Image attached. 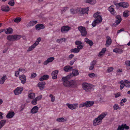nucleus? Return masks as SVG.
<instances>
[{
  "mask_svg": "<svg viewBox=\"0 0 130 130\" xmlns=\"http://www.w3.org/2000/svg\"><path fill=\"white\" fill-rule=\"evenodd\" d=\"M107 112H103L99 115L93 121V125L96 126L100 124L102 122L103 119L107 115Z\"/></svg>",
  "mask_w": 130,
  "mask_h": 130,
  "instance_id": "1",
  "label": "nucleus"
},
{
  "mask_svg": "<svg viewBox=\"0 0 130 130\" xmlns=\"http://www.w3.org/2000/svg\"><path fill=\"white\" fill-rule=\"evenodd\" d=\"M72 77V74H70L62 78V80L63 82V84L65 87H70V81H68V80Z\"/></svg>",
  "mask_w": 130,
  "mask_h": 130,
  "instance_id": "2",
  "label": "nucleus"
},
{
  "mask_svg": "<svg viewBox=\"0 0 130 130\" xmlns=\"http://www.w3.org/2000/svg\"><path fill=\"white\" fill-rule=\"evenodd\" d=\"M82 87L83 90L86 92H90L92 89V85L90 84L84 83L82 84Z\"/></svg>",
  "mask_w": 130,
  "mask_h": 130,
  "instance_id": "3",
  "label": "nucleus"
},
{
  "mask_svg": "<svg viewBox=\"0 0 130 130\" xmlns=\"http://www.w3.org/2000/svg\"><path fill=\"white\" fill-rule=\"evenodd\" d=\"M89 10L88 7H87L85 8L80 7L77 8V13L80 14H88V12Z\"/></svg>",
  "mask_w": 130,
  "mask_h": 130,
  "instance_id": "4",
  "label": "nucleus"
},
{
  "mask_svg": "<svg viewBox=\"0 0 130 130\" xmlns=\"http://www.w3.org/2000/svg\"><path fill=\"white\" fill-rule=\"evenodd\" d=\"M78 30L81 33V35L82 36H85L87 34V32L85 28L82 26L79 27L78 28Z\"/></svg>",
  "mask_w": 130,
  "mask_h": 130,
  "instance_id": "5",
  "label": "nucleus"
},
{
  "mask_svg": "<svg viewBox=\"0 0 130 130\" xmlns=\"http://www.w3.org/2000/svg\"><path fill=\"white\" fill-rule=\"evenodd\" d=\"M114 9V6L111 5L108 8V10L112 15L115 16L117 14V13Z\"/></svg>",
  "mask_w": 130,
  "mask_h": 130,
  "instance_id": "6",
  "label": "nucleus"
},
{
  "mask_svg": "<svg viewBox=\"0 0 130 130\" xmlns=\"http://www.w3.org/2000/svg\"><path fill=\"white\" fill-rule=\"evenodd\" d=\"M78 104H73L67 103L66 104L68 108L72 110L76 109L78 107Z\"/></svg>",
  "mask_w": 130,
  "mask_h": 130,
  "instance_id": "7",
  "label": "nucleus"
},
{
  "mask_svg": "<svg viewBox=\"0 0 130 130\" xmlns=\"http://www.w3.org/2000/svg\"><path fill=\"white\" fill-rule=\"evenodd\" d=\"M23 90L22 87H18L16 88L14 91V93L16 95H18L21 93Z\"/></svg>",
  "mask_w": 130,
  "mask_h": 130,
  "instance_id": "8",
  "label": "nucleus"
},
{
  "mask_svg": "<svg viewBox=\"0 0 130 130\" xmlns=\"http://www.w3.org/2000/svg\"><path fill=\"white\" fill-rule=\"evenodd\" d=\"M101 13L100 12L98 11L94 13L93 15L94 18H95V19H98V20H101L102 21V19L101 16L99 15Z\"/></svg>",
  "mask_w": 130,
  "mask_h": 130,
  "instance_id": "9",
  "label": "nucleus"
},
{
  "mask_svg": "<svg viewBox=\"0 0 130 130\" xmlns=\"http://www.w3.org/2000/svg\"><path fill=\"white\" fill-rule=\"evenodd\" d=\"M19 77L23 84H24L26 82V77L25 75H19Z\"/></svg>",
  "mask_w": 130,
  "mask_h": 130,
  "instance_id": "10",
  "label": "nucleus"
},
{
  "mask_svg": "<svg viewBox=\"0 0 130 130\" xmlns=\"http://www.w3.org/2000/svg\"><path fill=\"white\" fill-rule=\"evenodd\" d=\"M120 7H122L124 8H126L128 7L129 4L127 2H120Z\"/></svg>",
  "mask_w": 130,
  "mask_h": 130,
  "instance_id": "11",
  "label": "nucleus"
},
{
  "mask_svg": "<svg viewBox=\"0 0 130 130\" xmlns=\"http://www.w3.org/2000/svg\"><path fill=\"white\" fill-rule=\"evenodd\" d=\"M55 58L53 57H51L48 58L47 59L43 62V64L45 65H47L49 63L53 61Z\"/></svg>",
  "mask_w": 130,
  "mask_h": 130,
  "instance_id": "12",
  "label": "nucleus"
},
{
  "mask_svg": "<svg viewBox=\"0 0 130 130\" xmlns=\"http://www.w3.org/2000/svg\"><path fill=\"white\" fill-rule=\"evenodd\" d=\"M106 43L105 46L107 47L109 46L112 43V41L110 37L109 36H107L106 37Z\"/></svg>",
  "mask_w": 130,
  "mask_h": 130,
  "instance_id": "13",
  "label": "nucleus"
},
{
  "mask_svg": "<svg viewBox=\"0 0 130 130\" xmlns=\"http://www.w3.org/2000/svg\"><path fill=\"white\" fill-rule=\"evenodd\" d=\"M44 25L41 24H39L36 25L35 26V28L36 30H39L41 29H43L45 28Z\"/></svg>",
  "mask_w": 130,
  "mask_h": 130,
  "instance_id": "14",
  "label": "nucleus"
},
{
  "mask_svg": "<svg viewBox=\"0 0 130 130\" xmlns=\"http://www.w3.org/2000/svg\"><path fill=\"white\" fill-rule=\"evenodd\" d=\"M71 27H70L64 26L61 27V31L62 33H64L65 32L69 31Z\"/></svg>",
  "mask_w": 130,
  "mask_h": 130,
  "instance_id": "15",
  "label": "nucleus"
},
{
  "mask_svg": "<svg viewBox=\"0 0 130 130\" xmlns=\"http://www.w3.org/2000/svg\"><path fill=\"white\" fill-rule=\"evenodd\" d=\"M39 110V108L37 106H34L31 109L30 112L32 114H35L37 113Z\"/></svg>",
  "mask_w": 130,
  "mask_h": 130,
  "instance_id": "16",
  "label": "nucleus"
},
{
  "mask_svg": "<svg viewBox=\"0 0 130 130\" xmlns=\"http://www.w3.org/2000/svg\"><path fill=\"white\" fill-rule=\"evenodd\" d=\"M84 41L86 42L88 44L91 46H92L94 44L91 40H89L87 38H86L84 39Z\"/></svg>",
  "mask_w": 130,
  "mask_h": 130,
  "instance_id": "17",
  "label": "nucleus"
},
{
  "mask_svg": "<svg viewBox=\"0 0 130 130\" xmlns=\"http://www.w3.org/2000/svg\"><path fill=\"white\" fill-rule=\"evenodd\" d=\"M116 18L117 19L116 21V24L118 25L122 21V19L121 18V16L119 15H117L116 16Z\"/></svg>",
  "mask_w": 130,
  "mask_h": 130,
  "instance_id": "18",
  "label": "nucleus"
},
{
  "mask_svg": "<svg viewBox=\"0 0 130 130\" xmlns=\"http://www.w3.org/2000/svg\"><path fill=\"white\" fill-rule=\"evenodd\" d=\"M58 73V70H55L52 72L51 74L53 79H55L57 78Z\"/></svg>",
  "mask_w": 130,
  "mask_h": 130,
  "instance_id": "19",
  "label": "nucleus"
},
{
  "mask_svg": "<svg viewBox=\"0 0 130 130\" xmlns=\"http://www.w3.org/2000/svg\"><path fill=\"white\" fill-rule=\"evenodd\" d=\"M86 104V107H91L93 105L94 102L93 101H87L85 102Z\"/></svg>",
  "mask_w": 130,
  "mask_h": 130,
  "instance_id": "20",
  "label": "nucleus"
},
{
  "mask_svg": "<svg viewBox=\"0 0 130 130\" xmlns=\"http://www.w3.org/2000/svg\"><path fill=\"white\" fill-rule=\"evenodd\" d=\"M73 69V67L69 65L66 66L64 67L63 68L64 71L66 72H68L71 71Z\"/></svg>",
  "mask_w": 130,
  "mask_h": 130,
  "instance_id": "21",
  "label": "nucleus"
},
{
  "mask_svg": "<svg viewBox=\"0 0 130 130\" xmlns=\"http://www.w3.org/2000/svg\"><path fill=\"white\" fill-rule=\"evenodd\" d=\"M15 113L13 111L9 112L7 115L6 117L7 118L10 119L12 118L14 115Z\"/></svg>",
  "mask_w": 130,
  "mask_h": 130,
  "instance_id": "22",
  "label": "nucleus"
},
{
  "mask_svg": "<svg viewBox=\"0 0 130 130\" xmlns=\"http://www.w3.org/2000/svg\"><path fill=\"white\" fill-rule=\"evenodd\" d=\"M102 22L101 20H98V19H95L94 20L93 22L92 23V25L93 27H95L97 24H99Z\"/></svg>",
  "mask_w": 130,
  "mask_h": 130,
  "instance_id": "23",
  "label": "nucleus"
},
{
  "mask_svg": "<svg viewBox=\"0 0 130 130\" xmlns=\"http://www.w3.org/2000/svg\"><path fill=\"white\" fill-rule=\"evenodd\" d=\"M72 73H70L69 74H72V77L73 76H76L78 75L79 74L78 70L76 69L72 70Z\"/></svg>",
  "mask_w": 130,
  "mask_h": 130,
  "instance_id": "24",
  "label": "nucleus"
},
{
  "mask_svg": "<svg viewBox=\"0 0 130 130\" xmlns=\"http://www.w3.org/2000/svg\"><path fill=\"white\" fill-rule=\"evenodd\" d=\"M38 22L37 21H30L27 25V27H30L36 24Z\"/></svg>",
  "mask_w": 130,
  "mask_h": 130,
  "instance_id": "25",
  "label": "nucleus"
},
{
  "mask_svg": "<svg viewBox=\"0 0 130 130\" xmlns=\"http://www.w3.org/2000/svg\"><path fill=\"white\" fill-rule=\"evenodd\" d=\"M44 84L45 82H40L38 83V86L40 89H43L44 87Z\"/></svg>",
  "mask_w": 130,
  "mask_h": 130,
  "instance_id": "26",
  "label": "nucleus"
},
{
  "mask_svg": "<svg viewBox=\"0 0 130 130\" xmlns=\"http://www.w3.org/2000/svg\"><path fill=\"white\" fill-rule=\"evenodd\" d=\"M1 10L5 12H7L9 11L10 8L8 6H3L1 7Z\"/></svg>",
  "mask_w": 130,
  "mask_h": 130,
  "instance_id": "27",
  "label": "nucleus"
},
{
  "mask_svg": "<svg viewBox=\"0 0 130 130\" xmlns=\"http://www.w3.org/2000/svg\"><path fill=\"white\" fill-rule=\"evenodd\" d=\"M7 79V77L5 75H4L2 77L0 80V84H3Z\"/></svg>",
  "mask_w": 130,
  "mask_h": 130,
  "instance_id": "28",
  "label": "nucleus"
},
{
  "mask_svg": "<svg viewBox=\"0 0 130 130\" xmlns=\"http://www.w3.org/2000/svg\"><path fill=\"white\" fill-rule=\"evenodd\" d=\"M129 11L128 10H126L123 13V15L124 17L125 18H127L129 16Z\"/></svg>",
  "mask_w": 130,
  "mask_h": 130,
  "instance_id": "29",
  "label": "nucleus"
},
{
  "mask_svg": "<svg viewBox=\"0 0 130 130\" xmlns=\"http://www.w3.org/2000/svg\"><path fill=\"white\" fill-rule=\"evenodd\" d=\"M113 52L115 53L121 54L123 52V50L121 48H116L113 49Z\"/></svg>",
  "mask_w": 130,
  "mask_h": 130,
  "instance_id": "30",
  "label": "nucleus"
},
{
  "mask_svg": "<svg viewBox=\"0 0 130 130\" xmlns=\"http://www.w3.org/2000/svg\"><path fill=\"white\" fill-rule=\"evenodd\" d=\"M14 41L18 40L20 39L21 37V36L20 35H13Z\"/></svg>",
  "mask_w": 130,
  "mask_h": 130,
  "instance_id": "31",
  "label": "nucleus"
},
{
  "mask_svg": "<svg viewBox=\"0 0 130 130\" xmlns=\"http://www.w3.org/2000/svg\"><path fill=\"white\" fill-rule=\"evenodd\" d=\"M70 87H74L76 85V82L75 81L73 80L70 81Z\"/></svg>",
  "mask_w": 130,
  "mask_h": 130,
  "instance_id": "32",
  "label": "nucleus"
},
{
  "mask_svg": "<svg viewBox=\"0 0 130 130\" xmlns=\"http://www.w3.org/2000/svg\"><path fill=\"white\" fill-rule=\"evenodd\" d=\"M13 30L11 28H8L7 30L5 31V33L7 34H10L12 33Z\"/></svg>",
  "mask_w": 130,
  "mask_h": 130,
  "instance_id": "33",
  "label": "nucleus"
},
{
  "mask_svg": "<svg viewBox=\"0 0 130 130\" xmlns=\"http://www.w3.org/2000/svg\"><path fill=\"white\" fill-rule=\"evenodd\" d=\"M124 80H122L120 82L121 85L120 86V88L121 90H122L124 86H125V83Z\"/></svg>",
  "mask_w": 130,
  "mask_h": 130,
  "instance_id": "34",
  "label": "nucleus"
},
{
  "mask_svg": "<svg viewBox=\"0 0 130 130\" xmlns=\"http://www.w3.org/2000/svg\"><path fill=\"white\" fill-rule=\"evenodd\" d=\"M85 1L86 3H88L91 4H94L96 2L95 0H85Z\"/></svg>",
  "mask_w": 130,
  "mask_h": 130,
  "instance_id": "35",
  "label": "nucleus"
},
{
  "mask_svg": "<svg viewBox=\"0 0 130 130\" xmlns=\"http://www.w3.org/2000/svg\"><path fill=\"white\" fill-rule=\"evenodd\" d=\"M35 96V94L34 93L30 92L28 94L29 97L31 99H33Z\"/></svg>",
  "mask_w": 130,
  "mask_h": 130,
  "instance_id": "36",
  "label": "nucleus"
},
{
  "mask_svg": "<svg viewBox=\"0 0 130 130\" xmlns=\"http://www.w3.org/2000/svg\"><path fill=\"white\" fill-rule=\"evenodd\" d=\"M124 80L125 86L126 87H130V82L126 80Z\"/></svg>",
  "mask_w": 130,
  "mask_h": 130,
  "instance_id": "37",
  "label": "nucleus"
},
{
  "mask_svg": "<svg viewBox=\"0 0 130 130\" xmlns=\"http://www.w3.org/2000/svg\"><path fill=\"white\" fill-rule=\"evenodd\" d=\"M36 46L34 44L33 45L30 46L27 50V52H29L32 50Z\"/></svg>",
  "mask_w": 130,
  "mask_h": 130,
  "instance_id": "38",
  "label": "nucleus"
},
{
  "mask_svg": "<svg viewBox=\"0 0 130 130\" xmlns=\"http://www.w3.org/2000/svg\"><path fill=\"white\" fill-rule=\"evenodd\" d=\"M7 39L9 41H14L13 35L8 36L7 37Z\"/></svg>",
  "mask_w": 130,
  "mask_h": 130,
  "instance_id": "39",
  "label": "nucleus"
},
{
  "mask_svg": "<svg viewBox=\"0 0 130 130\" xmlns=\"http://www.w3.org/2000/svg\"><path fill=\"white\" fill-rule=\"evenodd\" d=\"M66 119L63 118H57L56 119V121L59 122H64L66 121Z\"/></svg>",
  "mask_w": 130,
  "mask_h": 130,
  "instance_id": "40",
  "label": "nucleus"
},
{
  "mask_svg": "<svg viewBox=\"0 0 130 130\" xmlns=\"http://www.w3.org/2000/svg\"><path fill=\"white\" fill-rule=\"evenodd\" d=\"M71 53H77L79 52V50L77 48H72L70 50Z\"/></svg>",
  "mask_w": 130,
  "mask_h": 130,
  "instance_id": "41",
  "label": "nucleus"
},
{
  "mask_svg": "<svg viewBox=\"0 0 130 130\" xmlns=\"http://www.w3.org/2000/svg\"><path fill=\"white\" fill-rule=\"evenodd\" d=\"M71 13L72 14H75L77 13V8L76 9H75L73 8L71 9L70 10Z\"/></svg>",
  "mask_w": 130,
  "mask_h": 130,
  "instance_id": "42",
  "label": "nucleus"
},
{
  "mask_svg": "<svg viewBox=\"0 0 130 130\" xmlns=\"http://www.w3.org/2000/svg\"><path fill=\"white\" fill-rule=\"evenodd\" d=\"M127 101V100L125 98L122 99L120 102V104L122 106H123L124 105L123 103L126 102Z\"/></svg>",
  "mask_w": 130,
  "mask_h": 130,
  "instance_id": "43",
  "label": "nucleus"
},
{
  "mask_svg": "<svg viewBox=\"0 0 130 130\" xmlns=\"http://www.w3.org/2000/svg\"><path fill=\"white\" fill-rule=\"evenodd\" d=\"M21 19L19 17H17L14 19L13 21L15 23H19L21 21Z\"/></svg>",
  "mask_w": 130,
  "mask_h": 130,
  "instance_id": "44",
  "label": "nucleus"
},
{
  "mask_svg": "<svg viewBox=\"0 0 130 130\" xmlns=\"http://www.w3.org/2000/svg\"><path fill=\"white\" fill-rule=\"evenodd\" d=\"M41 38L40 37H39L37 39L36 41L34 44L37 46L39 44V42L41 40Z\"/></svg>",
  "mask_w": 130,
  "mask_h": 130,
  "instance_id": "45",
  "label": "nucleus"
},
{
  "mask_svg": "<svg viewBox=\"0 0 130 130\" xmlns=\"http://www.w3.org/2000/svg\"><path fill=\"white\" fill-rule=\"evenodd\" d=\"M6 121L5 120H3L0 121V125L2 127L5 125Z\"/></svg>",
  "mask_w": 130,
  "mask_h": 130,
  "instance_id": "46",
  "label": "nucleus"
},
{
  "mask_svg": "<svg viewBox=\"0 0 130 130\" xmlns=\"http://www.w3.org/2000/svg\"><path fill=\"white\" fill-rule=\"evenodd\" d=\"M19 70L20 72H21L23 73H25L27 72V70L25 69H23L22 67L19 68Z\"/></svg>",
  "mask_w": 130,
  "mask_h": 130,
  "instance_id": "47",
  "label": "nucleus"
},
{
  "mask_svg": "<svg viewBox=\"0 0 130 130\" xmlns=\"http://www.w3.org/2000/svg\"><path fill=\"white\" fill-rule=\"evenodd\" d=\"M37 101L35 98L34 99L31 101V104L33 105H36L37 104Z\"/></svg>",
  "mask_w": 130,
  "mask_h": 130,
  "instance_id": "48",
  "label": "nucleus"
},
{
  "mask_svg": "<svg viewBox=\"0 0 130 130\" xmlns=\"http://www.w3.org/2000/svg\"><path fill=\"white\" fill-rule=\"evenodd\" d=\"M66 40L65 38H62L61 39H58L56 41L58 43H60V42H62L63 41H65Z\"/></svg>",
  "mask_w": 130,
  "mask_h": 130,
  "instance_id": "49",
  "label": "nucleus"
},
{
  "mask_svg": "<svg viewBox=\"0 0 130 130\" xmlns=\"http://www.w3.org/2000/svg\"><path fill=\"white\" fill-rule=\"evenodd\" d=\"M68 7H63L62 9L61 10V11L62 13L66 11V10L68 9Z\"/></svg>",
  "mask_w": 130,
  "mask_h": 130,
  "instance_id": "50",
  "label": "nucleus"
},
{
  "mask_svg": "<svg viewBox=\"0 0 130 130\" xmlns=\"http://www.w3.org/2000/svg\"><path fill=\"white\" fill-rule=\"evenodd\" d=\"M8 4L11 6H13L14 4V0H12L10 1L8 3Z\"/></svg>",
  "mask_w": 130,
  "mask_h": 130,
  "instance_id": "51",
  "label": "nucleus"
},
{
  "mask_svg": "<svg viewBox=\"0 0 130 130\" xmlns=\"http://www.w3.org/2000/svg\"><path fill=\"white\" fill-rule=\"evenodd\" d=\"M122 94L120 92H118L114 94V95L115 96V98H118L120 96H121V95Z\"/></svg>",
  "mask_w": 130,
  "mask_h": 130,
  "instance_id": "52",
  "label": "nucleus"
},
{
  "mask_svg": "<svg viewBox=\"0 0 130 130\" xmlns=\"http://www.w3.org/2000/svg\"><path fill=\"white\" fill-rule=\"evenodd\" d=\"M113 67H108L107 70V71L108 73H110L112 72L113 70Z\"/></svg>",
  "mask_w": 130,
  "mask_h": 130,
  "instance_id": "53",
  "label": "nucleus"
},
{
  "mask_svg": "<svg viewBox=\"0 0 130 130\" xmlns=\"http://www.w3.org/2000/svg\"><path fill=\"white\" fill-rule=\"evenodd\" d=\"M51 98V101L53 102L55 101V97L53 96L52 94H50L49 96Z\"/></svg>",
  "mask_w": 130,
  "mask_h": 130,
  "instance_id": "54",
  "label": "nucleus"
},
{
  "mask_svg": "<svg viewBox=\"0 0 130 130\" xmlns=\"http://www.w3.org/2000/svg\"><path fill=\"white\" fill-rule=\"evenodd\" d=\"M113 109L115 110H117L119 108V105L117 104H115L113 106Z\"/></svg>",
  "mask_w": 130,
  "mask_h": 130,
  "instance_id": "55",
  "label": "nucleus"
},
{
  "mask_svg": "<svg viewBox=\"0 0 130 130\" xmlns=\"http://www.w3.org/2000/svg\"><path fill=\"white\" fill-rule=\"evenodd\" d=\"M123 127V124H122L121 125H119L117 129V130H124Z\"/></svg>",
  "mask_w": 130,
  "mask_h": 130,
  "instance_id": "56",
  "label": "nucleus"
},
{
  "mask_svg": "<svg viewBox=\"0 0 130 130\" xmlns=\"http://www.w3.org/2000/svg\"><path fill=\"white\" fill-rule=\"evenodd\" d=\"M42 98V95H40L38 96L35 99L37 100V101L40 100Z\"/></svg>",
  "mask_w": 130,
  "mask_h": 130,
  "instance_id": "57",
  "label": "nucleus"
},
{
  "mask_svg": "<svg viewBox=\"0 0 130 130\" xmlns=\"http://www.w3.org/2000/svg\"><path fill=\"white\" fill-rule=\"evenodd\" d=\"M82 42L79 41H76L75 42V44L77 45H82Z\"/></svg>",
  "mask_w": 130,
  "mask_h": 130,
  "instance_id": "58",
  "label": "nucleus"
},
{
  "mask_svg": "<svg viewBox=\"0 0 130 130\" xmlns=\"http://www.w3.org/2000/svg\"><path fill=\"white\" fill-rule=\"evenodd\" d=\"M37 76V74L35 73H32L30 76V78H32L35 77Z\"/></svg>",
  "mask_w": 130,
  "mask_h": 130,
  "instance_id": "59",
  "label": "nucleus"
},
{
  "mask_svg": "<svg viewBox=\"0 0 130 130\" xmlns=\"http://www.w3.org/2000/svg\"><path fill=\"white\" fill-rule=\"evenodd\" d=\"M123 124V129H129V127L128 126H127L126 124Z\"/></svg>",
  "mask_w": 130,
  "mask_h": 130,
  "instance_id": "60",
  "label": "nucleus"
},
{
  "mask_svg": "<svg viewBox=\"0 0 130 130\" xmlns=\"http://www.w3.org/2000/svg\"><path fill=\"white\" fill-rule=\"evenodd\" d=\"M85 106L86 107L85 102V103H83L80 104L79 106V107L80 108L81 107H82Z\"/></svg>",
  "mask_w": 130,
  "mask_h": 130,
  "instance_id": "61",
  "label": "nucleus"
},
{
  "mask_svg": "<svg viewBox=\"0 0 130 130\" xmlns=\"http://www.w3.org/2000/svg\"><path fill=\"white\" fill-rule=\"evenodd\" d=\"M20 71L19 70L17 71H15V75L16 77H17L19 75Z\"/></svg>",
  "mask_w": 130,
  "mask_h": 130,
  "instance_id": "62",
  "label": "nucleus"
},
{
  "mask_svg": "<svg viewBox=\"0 0 130 130\" xmlns=\"http://www.w3.org/2000/svg\"><path fill=\"white\" fill-rule=\"evenodd\" d=\"M90 78H92L95 76V75L94 73H89L88 74Z\"/></svg>",
  "mask_w": 130,
  "mask_h": 130,
  "instance_id": "63",
  "label": "nucleus"
},
{
  "mask_svg": "<svg viewBox=\"0 0 130 130\" xmlns=\"http://www.w3.org/2000/svg\"><path fill=\"white\" fill-rule=\"evenodd\" d=\"M83 46L82 45H78L77 46V48L78 49L79 52L80 50L83 48Z\"/></svg>",
  "mask_w": 130,
  "mask_h": 130,
  "instance_id": "64",
  "label": "nucleus"
}]
</instances>
